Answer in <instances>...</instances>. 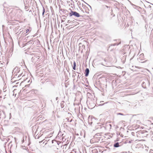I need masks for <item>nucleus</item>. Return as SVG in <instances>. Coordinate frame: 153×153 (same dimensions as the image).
I'll return each mask as SVG.
<instances>
[{
  "label": "nucleus",
  "mask_w": 153,
  "mask_h": 153,
  "mask_svg": "<svg viewBox=\"0 0 153 153\" xmlns=\"http://www.w3.org/2000/svg\"><path fill=\"white\" fill-rule=\"evenodd\" d=\"M96 102L95 100L93 97H88L87 98V103L89 108H92L94 107Z\"/></svg>",
  "instance_id": "obj_1"
},
{
  "label": "nucleus",
  "mask_w": 153,
  "mask_h": 153,
  "mask_svg": "<svg viewBox=\"0 0 153 153\" xmlns=\"http://www.w3.org/2000/svg\"><path fill=\"white\" fill-rule=\"evenodd\" d=\"M70 16H72L79 17L80 16L79 14L76 11H74L72 10L71 11V12L69 13Z\"/></svg>",
  "instance_id": "obj_2"
},
{
  "label": "nucleus",
  "mask_w": 153,
  "mask_h": 153,
  "mask_svg": "<svg viewBox=\"0 0 153 153\" xmlns=\"http://www.w3.org/2000/svg\"><path fill=\"white\" fill-rule=\"evenodd\" d=\"M144 57V54L143 53L140 54V55L139 58H138V59L139 62L141 63H144L146 62V60H145L144 61H142L143 60V58Z\"/></svg>",
  "instance_id": "obj_3"
},
{
  "label": "nucleus",
  "mask_w": 153,
  "mask_h": 153,
  "mask_svg": "<svg viewBox=\"0 0 153 153\" xmlns=\"http://www.w3.org/2000/svg\"><path fill=\"white\" fill-rule=\"evenodd\" d=\"M20 68H19L18 67H16L13 71V73L14 72V73H18L19 72L20 70H19Z\"/></svg>",
  "instance_id": "obj_4"
},
{
  "label": "nucleus",
  "mask_w": 153,
  "mask_h": 153,
  "mask_svg": "<svg viewBox=\"0 0 153 153\" xmlns=\"http://www.w3.org/2000/svg\"><path fill=\"white\" fill-rule=\"evenodd\" d=\"M89 73V70L88 68H86L85 71V76L86 77L88 76Z\"/></svg>",
  "instance_id": "obj_5"
},
{
  "label": "nucleus",
  "mask_w": 153,
  "mask_h": 153,
  "mask_svg": "<svg viewBox=\"0 0 153 153\" xmlns=\"http://www.w3.org/2000/svg\"><path fill=\"white\" fill-rule=\"evenodd\" d=\"M121 146V145L120 144V143L118 142L115 143L113 145V146L115 148H117Z\"/></svg>",
  "instance_id": "obj_6"
},
{
  "label": "nucleus",
  "mask_w": 153,
  "mask_h": 153,
  "mask_svg": "<svg viewBox=\"0 0 153 153\" xmlns=\"http://www.w3.org/2000/svg\"><path fill=\"white\" fill-rule=\"evenodd\" d=\"M85 8H86L85 9V11H84L82 9H80L81 12H82L83 13H84L85 12L86 13H89V12H88V11L87 10H88V9L87 7H86Z\"/></svg>",
  "instance_id": "obj_7"
},
{
  "label": "nucleus",
  "mask_w": 153,
  "mask_h": 153,
  "mask_svg": "<svg viewBox=\"0 0 153 153\" xmlns=\"http://www.w3.org/2000/svg\"><path fill=\"white\" fill-rule=\"evenodd\" d=\"M126 59V56H124L122 58L121 61L123 63H125Z\"/></svg>",
  "instance_id": "obj_8"
},
{
  "label": "nucleus",
  "mask_w": 153,
  "mask_h": 153,
  "mask_svg": "<svg viewBox=\"0 0 153 153\" xmlns=\"http://www.w3.org/2000/svg\"><path fill=\"white\" fill-rule=\"evenodd\" d=\"M76 63L75 61H74L73 63V68L74 70H76Z\"/></svg>",
  "instance_id": "obj_9"
},
{
  "label": "nucleus",
  "mask_w": 153,
  "mask_h": 153,
  "mask_svg": "<svg viewBox=\"0 0 153 153\" xmlns=\"http://www.w3.org/2000/svg\"><path fill=\"white\" fill-rule=\"evenodd\" d=\"M104 101H101L100 102V104L99 105V106H102V105H104L105 104H106V103H107L108 102H106L105 103H102Z\"/></svg>",
  "instance_id": "obj_10"
},
{
  "label": "nucleus",
  "mask_w": 153,
  "mask_h": 153,
  "mask_svg": "<svg viewBox=\"0 0 153 153\" xmlns=\"http://www.w3.org/2000/svg\"><path fill=\"white\" fill-rule=\"evenodd\" d=\"M64 101H62L61 103V106L62 108H63L64 107Z\"/></svg>",
  "instance_id": "obj_11"
},
{
  "label": "nucleus",
  "mask_w": 153,
  "mask_h": 153,
  "mask_svg": "<svg viewBox=\"0 0 153 153\" xmlns=\"http://www.w3.org/2000/svg\"><path fill=\"white\" fill-rule=\"evenodd\" d=\"M75 75H76L75 72V71H73V78H75Z\"/></svg>",
  "instance_id": "obj_12"
},
{
  "label": "nucleus",
  "mask_w": 153,
  "mask_h": 153,
  "mask_svg": "<svg viewBox=\"0 0 153 153\" xmlns=\"http://www.w3.org/2000/svg\"><path fill=\"white\" fill-rule=\"evenodd\" d=\"M143 146L142 144H138L137 145V147H140L141 146Z\"/></svg>",
  "instance_id": "obj_13"
},
{
  "label": "nucleus",
  "mask_w": 153,
  "mask_h": 153,
  "mask_svg": "<svg viewBox=\"0 0 153 153\" xmlns=\"http://www.w3.org/2000/svg\"><path fill=\"white\" fill-rule=\"evenodd\" d=\"M117 115H123V116L124 115L123 113H117Z\"/></svg>",
  "instance_id": "obj_14"
},
{
  "label": "nucleus",
  "mask_w": 153,
  "mask_h": 153,
  "mask_svg": "<svg viewBox=\"0 0 153 153\" xmlns=\"http://www.w3.org/2000/svg\"><path fill=\"white\" fill-rule=\"evenodd\" d=\"M67 121L69 122H71L72 120V119H71V120H69V118H67Z\"/></svg>",
  "instance_id": "obj_15"
},
{
  "label": "nucleus",
  "mask_w": 153,
  "mask_h": 153,
  "mask_svg": "<svg viewBox=\"0 0 153 153\" xmlns=\"http://www.w3.org/2000/svg\"><path fill=\"white\" fill-rule=\"evenodd\" d=\"M119 44H117L116 43H114V44H112L111 45V46H115V45H118Z\"/></svg>",
  "instance_id": "obj_16"
},
{
  "label": "nucleus",
  "mask_w": 153,
  "mask_h": 153,
  "mask_svg": "<svg viewBox=\"0 0 153 153\" xmlns=\"http://www.w3.org/2000/svg\"><path fill=\"white\" fill-rule=\"evenodd\" d=\"M3 65H4L3 63H1L0 64V67H1V68L2 67H3Z\"/></svg>",
  "instance_id": "obj_17"
},
{
  "label": "nucleus",
  "mask_w": 153,
  "mask_h": 153,
  "mask_svg": "<svg viewBox=\"0 0 153 153\" xmlns=\"http://www.w3.org/2000/svg\"><path fill=\"white\" fill-rule=\"evenodd\" d=\"M144 82H143V83H142V86L143 87V88H146V86H144V85H143V84H144Z\"/></svg>",
  "instance_id": "obj_18"
},
{
  "label": "nucleus",
  "mask_w": 153,
  "mask_h": 153,
  "mask_svg": "<svg viewBox=\"0 0 153 153\" xmlns=\"http://www.w3.org/2000/svg\"><path fill=\"white\" fill-rule=\"evenodd\" d=\"M71 22V21H70V20H68V21L67 22V23H69Z\"/></svg>",
  "instance_id": "obj_19"
},
{
  "label": "nucleus",
  "mask_w": 153,
  "mask_h": 153,
  "mask_svg": "<svg viewBox=\"0 0 153 153\" xmlns=\"http://www.w3.org/2000/svg\"><path fill=\"white\" fill-rule=\"evenodd\" d=\"M77 4L78 5H80L81 4L80 2L79 1H78L77 3Z\"/></svg>",
  "instance_id": "obj_20"
},
{
  "label": "nucleus",
  "mask_w": 153,
  "mask_h": 153,
  "mask_svg": "<svg viewBox=\"0 0 153 153\" xmlns=\"http://www.w3.org/2000/svg\"><path fill=\"white\" fill-rule=\"evenodd\" d=\"M43 7V11L42 12H45V9L43 7Z\"/></svg>",
  "instance_id": "obj_21"
},
{
  "label": "nucleus",
  "mask_w": 153,
  "mask_h": 153,
  "mask_svg": "<svg viewBox=\"0 0 153 153\" xmlns=\"http://www.w3.org/2000/svg\"><path fill=\"white\" fill-rule=\"evenodd\" d=\"M29 31V29H27L26 30V33H27Z\"/></svg>",
  "instance_id": "obj_22"
},
{
  "label": "nucleus",
  "mask_w": 153,
  "mask_h": 153,
  "mask_svg": "<svg viewBox=\"0 0 153 153\" xmlns=\"http://www.w3.org/2000/svg\"><path fill=\"white\" fill-rule=\"evenodd\" d=\"M105 6L107 8H110V7H109V6H106V5H105Z\"/></svg>",
  "instance_id": "obj_23"
},
{
  "label": "nucleus",
  "mask_w": 153,
  "mask_h": 153,
  "mask_svg": "<svg viewBox=\"0 0 153 153\" xmlns=\"http://www.w3.org/2000/svg\"><path fill=\"white\" fill-rule=\"evenodd\" d=\"M44 13H45V12H42V15H43H43H44Z\"/></svg>",
  "instance_id": "obj_24"
},
{
  "label": "nucleus",
  "mask_w": 153,
  "mask_h": 153,
  "mask_svg": "<svg viewBox=\"0 0 153 153\" xmlns=\"http://www.w3.org/2000/svg\"><path fill=\"white\" fill-rule=\"evenodd\" d=\"M86 4H88L91 8V6H90L89 5H88V4H87V3L84 2Z\"/></svg>",
  "instance_id": "obj_25"
},
{
  "label": "nucleus",
  "mask_w": 153,
  "mask_h": 153,
  "mask_svg": "<svg viewBox=\"0 0 153 153\" xmlns=\"http://www.w3.org/2000/svg\"><path fill=\"white\" fill-rule=\"evenodd\" d=\"M151 139L153 141V136L152 137Z\"/></svg>",
  "instance_id": "obj_26"
},
{
  "label": "nucleus",
  "mask_w": 153,
  "mask_h": 153,
  "mask_svg": "<svg viewBox=\"0 0 153 153\" xmlns=\"http://www.w3.org/2000/svg\"><path fill=\"white\" fill-rule=\"evenodd\" d=\"M58 97H56V100H58Z\"/></svg>",
  "instance_id": "obj_27"
},
{
  "label": "nucleus",
  "mask_w": 153,
  "mask_h": 153,
  "mask_svg": "<svg viewBox=\"0 0 153 153\" xmlns=\"http://www.w3.org/2000/svg\"><path fill=\"white\" fill-rule=\"evenodd\" d=\"M67 2L68 3H69V2H70V1H67Z\"/></svg>",
  "instance_id": "obj_28"
},
{
  "label": "nucleus",
  "mask_w": 153,
  "mask_h": 153,
  "mask_svg": "<svg viewBox=\"0 0 153 153\" xmlns=\"http://www.w3.org/2000/svg\"><path fill=\"white\" fill-rule=\"evenodd\" d=\"M85 137V134H84V137Z\"/></svg>",
  "instance_id": "obj_29"
},
{
  "label": "nucleus",
  "mask_w": 153,
  "mask_h": 153,
  "mask_svg": "<svg viewBox=\"0 0 153 153\" xmlns=\"http://www.w3.org/2000/svg\"><path fill=\"white\" fill-rule=\"evenodd\" d=\"M63 16L65 17H66L65 16Z\"/></svg>",
  "instance_id": "obj_30"
},
{
  "label": "nucleus",
  "mask_w": 153,
  "mask_h": 153,
  "mask_svg": "<svg viewBox=\"0 0 153 153\" xmlns=\"http://www.w3.org/2000/svg\"><path fill=\"white\" fill-rule=\"evenodd\" d=\"M79 76V75H78V78Z\"/></svg>",
  "instance_id": "obj_31"
},
{
  "label": "nucleus",
  "mask_w": 153,
  "mask_h": 153,
  "mask_svg": "<svg viewBox=\"0 0 153 153\" xmlns=\"http://www.w3.org/2000/svg\"><path fill=\"white\" fill-rule=\"evenodd\" d=\"M22 74V73H21V74H19V75H21Z\"/></svg>",
  "instance_id": "obj_32"
},
{
  "label": "nucleus",
  "mask_w": 153,
  "mask_h": 153,
  "mask_svg": "<svg viewBox=\"0 0 153 153\" xmlns=\"http://www.w3.org/2000/svg\"><path fill=\"white\" fill-rule=\"evenodd\" d=\"M63 19H65V17L63 18Z\"/></svg>",
  "instance_id": "obj_33"
},
{
  "label": "nucleus",
  "mask_w": 153,
  "mask_h": 153,
  "mask_svg": "<svg viewBox=\"0 0 153 153\" xmlns=\"http://www.w3.org/2000/svg\"><path fill=\"white\" fill-rule=\"evenodd\" d=\"M1 97H2L1 96H0V98H1Z\"/></svg>",
  "instance_id": "obj_34"
},
{
  "label": "nucleus",
  "mask_w": 153,
  "mask_h": 153,
  "mask_svg": "<svg viewBox=\"0 0 153 153\" xmlns=\"http://www.w3.org/2000/svg\"><path fill=\"white\" fill-rule=\"evenodd\" d=\"M76 135H79V134H76Z\"/></svg>",
  "instance_id": "obj_35"
},
{
  "label": "nucleus",
  "mask_w": 153,
  "mask_h": 153,
  "mask_svg": "<svg viewBox=\"0 0 153 153\" xmlns=\"http://www.w3.org/2000/svg\"><path fill=\"white\" fill-rule=\"evenodd\" d=\"M152 4V5H153V4Z\"/></svg>",
  "instance_id": "obj_36"
},
{
  "label": "nucleus",
  "mask_w": 153,
  "mask_h": 153,
  "mask_svg": "<svg viewBox=\"0 0 153 153\" xmlns=\"http://www.w3.org/2000/svg\"><path fill=\"white\" fill-rule=\"evenodd\" d=\"M132 133H134L132 132Z\"/></svg>",
  "instance_id": "obj_37"
},
{
  "label": "nucleus",
  "mask_w": 153,
  "mask_h": 153,
  "mask_svg": "<svg viewBox=\"0 0 153 153\" xmlns=\"http://www.w3.org/2000/svg\"><path fill=\"white\" fill-rule=\"evenodd\" d=\"M71 1H72V0H71Z\"/></svg>",
  "instance_id": "obj_38"
}]
</instances>
